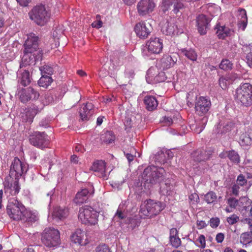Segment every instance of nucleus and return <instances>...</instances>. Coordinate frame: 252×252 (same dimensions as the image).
<instances>
[{
    "mask_svg": "<svg viewBox=\"0 0 252 252\" xmlns=\"http://www.w3.org/2000/svg\"><path fill=\"white\" fill-rule=\"evenodd\" d=\"M165 172L163 168L152 165L146 168L142 174L144 187L150 189L158 185L165 179Z\"/></svg>",
    "mask_w": 252,
    "mask_h": 252,
    "instance_id": "1",
    "label": "nucleus"
},
{
    "mask_svg": "<svg viewBox=\"0 0 252 252\" xmlns=\"http://www.w3.org/2000/svg\"><path fill=\"white\" fill-rule=\"evenodd\" d=\"M42 243L48 248L58 247L61 243L60 233L54 228H46L41 234Z\"/></svg>",
    "mask_w": 252,
    "mask_h": 252,
    "instance_id": "2",
    "label": "nucleus"
},
{
    "mask_svg": "<svg viewBox=\"0 0 252 252\" xmlns=\"http://www.w3.org/2000/svg\"><path fill=\"white\" fill-rule=\"evenodd\" d=\"M235 98L242 105L249 106L252 104V85L245 83L236 90Z\"/></svg>",
    "mask_w": 252,
    "mask_h": 252,
    "instance_id": "3",
    "label": "nucleus"
},
{
    "mask_svg": "<svg viewBox=\"0 0 252 252\" xmlns=\"http://www.w3.org/2000/svg\"><path fill=\"white\" fill-rule=\"evenodd\" d=\"M25 206L17 199H10L7 206V213L13 220H24Z\"/></svg>",
    "mask_w": 252,
    "mask_h": 252,
    "instance_id": "4",
    "label": "nucleus"
},
{
    "mask_svg": "<svg viewBox=\"0 0 252 252\" xmlns=\"http://www.w3.org/2000/svg\"><path fill=\"white\" fill-rule=\"evenodd\" d=\"M165 208V204L152 199L147 200L141 206L140 212L145 217H153L158 215Z\"/></svg>",
    "mask_w": 252,
    "mask_h": 252,
    "instance_id": "5",
    "label": "nucleus"
},
{
    "mask_svg": "<svg viewBox=\"0 0 252 252\" xmlns=\"http://www.w3.org/2000/svg\"><path fill=\"white\" fill-rule=\"evenodd\" d=\"M98 213L92 207L85 206L79 210L78 219L83 223H89L91 225L97 223Z\"/></svg>",
    "mask_w": 252,
    "mask_h": 252,
    "instance_id": "6",
    "label": "nucleus"
},
{
    "mask_svg": "<svg viewBox=\"0 0 252 252\" xmlns=\"http://www.w3.org/2000/svg\"><path fill=\"white\" fill-rule=\"evenodd\" d=\"M30 19L40 26H43L50 18V14L44 5L36 6L30 12Z\"/></svg>",
    "mask_w": 252,
    "mask_h": 252,
    "instance_id": "7",
    "label": "nucleus"
},
{
    "mask_svg": "<svg viewBox=\"0 0 252 252\" xmlns=\"http://www.w3.org/2000/svg\"><path fill=\"white\" fill-rule=\"evenodd\" d=\"M28 170V165L22 162L18 158H14L10 167L9 176L12 179L19 178Z\"/></svg>",
    "mask_w": 252,
    "mask_h": 252,
    "instance_id": "8",
    "label": "nucleus"
},
{
    "mask_svg": "<svg viewBox=\"0 0 252 252\" xmlns=\"http://www.w3.org/2000/svg\"><path fill=\"white\" fill-rule=\"evenodd\" d=\"M163 48L162 40L158 37H151L146 44L143 53L148 55L158 54L161 52Z\"/></svg>",
    "mask_w": 252,
    "mask_h": 252,
    "instance_id": "9",
    "label": "nucleus"
},
{
    "mask_svg": "<svg viewBox=\"0 0 252 252\" xmlns=\"http://www.w3.org/2000/svg\"><path fill=\"white\" fill-rule=\"evenodd\" d=\"M29 141L33 146L42 149L48 145L49 140L44 132L36 131L30 136Z\"/></svg>",
    "mask_w": 252,
    "mask_h": 252,
    "instance_id": "10",
    "label": "nucleus"
},
{
    "mask_svg": "<svg viewBox=\"0 0 252 252\" xmlns=\"http://www.w3.org/2000/svg\"><path fill=\"white\" fill-rule=\"evenodd\" d=\"M194 105L195 113L199 116H203L206 115L210 110L211 102L209 98L200 96L196 98Z\"/></svg>",
    "mask_w": 252,
    "mask_h": 252,
    "instance_id": "11",
    "label": "nucleus"
},
{
    "mask_svg": "<svg viewBox=\"0 0 252 252\" xmlns=\"http://www.w3.org/2000/svg\"><path fill=\"white\" fill-rule=\"evenodd\" d=\"M39 37L33 33L27 35V38L24 44L25 51L28 52H37L42 51L39 48Z\"/></svg>",
    "mask_w": 252,
    "mask_h": 252,
    "instance_id": "12",
    "label": "nucleus"
},
{
    "mask_svg": "<svg viewBox=\"0 0 252 252\" xmlns=\"http://www.w3.org/2000/svg\"><path fill=\"white\" fill-rule=\"evenodd\" d=\"M155 6L154 0H141L137 4V9L139 15L145 16L152 12Z\"/></svg>",
    "mask_w": 252,
    "mask_h": 252,
    "instance_id": "13",
    "label": "nucleus"
},
{
    "mask_svg": "<svg viewBox=\"0 0 252 252\" xmlns=\"http://www.w3.org/2000/svg\"><path fill=\"white\" fill-rule=\"evenodd\" d=\"M42 55V51H38L37 52H28L24 51V54L22 59V63L25 65L34 64L36 61H41Z\"/></svg>",
    "mask_w": 252,
    "mask_h": 252,
    "instance_id": "14",
    "label": "nucleus"
},
{
    "mask_svg": "<svg viewBox=\"0 0 252 252\" xmlns=\"http://www.w3.org/2000/svg\"><path fill=\"white\" fill-rule=\"evenodd\" d=\"M211 20L204 14H200L196 18V27L200 35H205L209 29Z\"/></svg>",
    "mask_w": 252,
    "mask_h": 252,
    "instance_id": "15",
    "label": "nucleus"
},
{
    "mask_svg": "<svg viewBox=\"0 0 252 252\" xmlns=\"http://www.w3.org/2000/svg\"><path fill=\"white\" fill-rule=\"evenodd\" d=\"M152 30L151 25L149 23L141 22L137 24L134 31L138 36L141 38H146L150 34Z\"/></svg>",
    "mask_w": 252,
    "mask_h": 252,
    "instance_id": "16",
    "label": "nucleus"
},
{
    "mask_svg": "<svg viewBox=\"0 0 252 252\" xmlns=\"http://www.w3.org/2000/svg\"><path fill=\"white\" fill-rule=\"evenodd\" d=\"M39 96V93L32 87H29L22 90L20 95V99L23 103L31 100H36Z\"/></svg>",
    "mask_w": 252,
    "mask_h": 252,
    "instance_id": "17",
    "label": "nucleus"
},
{
    "mask_svg": "<svg viewBox=\"0 0 252 252\" xmlns=\"http://www.w3.org/2000/svg\"><path fill=\"white\" fill-rule=\"evenodd\" d=\"M42 108L37 106H33L32 108H28L23 110L21 114L22 122L32 123L33 119L37 113L40 112Z\"/></svg>",
    "mask_w": 252,
    "mask_h": 252,
    "instance_id": "18",
    "label": "nucleus"
},
{
    "mask_svg": "<svg viewBox=\"0 0 252 252\" xmlns=\"http://www.w3.org/2000/svg\"><path fill=\"white\" fill-rule=\"evenodd\" d=\"M115 57L111 59L113 62V68L114 70L111 72L110 76L113 78H116L118 74L121 73L120 66L123 65L124 61V53H121L119 55L115 53Z\"/></svg>",
    "mask_w": 252,
    "mask_h": 252,
    "instance_id": "19",
    "label": "nucleus"
},
{
    "mask_svg": "<svg viewBox=\"0 0 252 252\" xmlns=\"http://www.w3.org/2000/svg\"><path fill=\"white\" fill-rule=\"evenodd\" d=\"M162 4L163 11L168 10L172 7L173 11L175 14H177L185 7L184 4L181 0H163Z\"/></svg>",
    "mask_w": 252,
    "mask_h": 252,
    "instance_id": "20",
    "label": "nucleus"
},
{
    "mask_svg": "<svg viewBox=\"0 0 252 252\" xmlns=\"http://www.w3.org/2000/svg\"><path fill=\"white\" fill-rule=\"evenodd\" d=\"M163 34L167 35H172L175 33H178V29L175 25L174 19L170 18L166 21L165 23L161 27V30Z\"/></svg>",
    "mask_w": 252,
    "mask_h": 252,
    "instance_id": "21",
    "label": "nucleus"
},
{
    "mask_svg": "<svg viewBox=\"0 0 252 252\" xmlns=\"http://www.w3.org/2000/svg\"><path fill=\"white\" fill-rule=\"evenodd\" d=\"M212 151L204 149H198L191 154L194 161L198 162L205 161L210 158Z\"/></svg>",
    "mask_w": 252,
    "mask_h": 252,
    "instance_id": "22",
    "label": "nucleus"
},
{
    "mask_svg": "<svg viewBox=\"0 0 252 252\" xmlns=\"http://www.w3.org/2000/svg\"><path fill=\"white\" fill-rule=\"evenodd\" d=\"M94 105L92 103L87 102L86 105H82L79 110V115L82 121H88L93 114Z\"/></svg>",
    "mask_w": 252,
    "mask_h": 252,
    "instance_id": "23",
    "label": "nucleus"
},
{
    "mask_svg": "<svg viewBox=\"0 0 252 252\" xmlns=\"http://www.w3.org/2000/svg\"><path fill=\"white\" fill-rule=\"evenodd\" d=\"M106 163L104 161L100 160L95 161L92 166L91 169L95 172L97 176L105 177Z\"/></svg>",
    "mask_w": 252,
    "mask_h": 252,
    "instance_id": "24",
    "label": "nucleus"
},
{
    "mask_svg": "<svg viewBox=\"0 0 252 252\" xmlns=\"http://www.w3.org/2000/svg\"><path fill=\"white\" fill-rule=\"evenodd\" d=\"M93 193L94 190L92 192H90L88 189H83L76 193L74 199V202L77 204H82L85 202Z\"/></svg>",
    "mask_w": 252,
    "mask_h": 252,
    "instance_id": "25",
    "label": "nucleus"
},
{
    "mask_svg": "<svg viewBox=\"0 0 252 252\" xmlns=\"http://www.w3.org/2000/svg\"><path fill=\"white\" fill-rule=\"evenodd\" d=\"M177 60L175 56L165 55L160 60L161 66L164 69H168L173 66Z\"/></svg>",
    "mask_w": 252,
    "mask_h": 252,
    "instance_id": "26",
    "label": "nucleus"
},
{
    "mask_svg": "<svg viewBox=\"0 0 252 252\" xmlns=\"http://www.w3.org/2000/svg\"><path fill=\"white\" fill-rule=\"evenodd\" d=\"M146 108L148 111H153L158 106V102L156 98L152 95H146L144 99Z\"/></svg>",
    "mask_w": 252,
    "mask_h": 252,
    "instance_id": "27",
    "label": "nucleus"
},
{
    "mask_svg": "<svg viewBox=\"0 0 252 252\" xmlns=\"http://www.w3.org/2000/svg\"><path fill=\"white\" fill-rule=\"evenodd\" d=\"M208 121V118L206 116L203 117L196 122L195 124H192L191 126L192 130L196 133H200L204 128Z\"/></svg>",
    "mask_w": 252,
    "mask_h": 252,
    "instance_id": "28",
    "label": "nucleus"
},
{
    "mask_svg": "<svg viewBox=\"0 0 252 252\" xmlns=\"http://www.w3.org/2000/svg\"><path fill=\"white\" fill-rule=\"evenodd\" d=\"M160 186V193L163 195H167L170 194L171 189V185L170 180L168 179H165L159 184L158 186Z\"/></svg>",
    "mask_w": 252,
    "mask_h": 252,
    "instance_id": "29",
    "label": "nucleus"
},
{
    "mask_svg": "<svg viewBox=\"0 0 252 252\" xmlns=\"http://www.w3.org/2000/svg\"><path fill=\"white\" fill-rule=\"evenodd\" d=\"M69 214L68 209L67 208L57 207L55 208L53 212V216L60 220L66 218Z\"/></svg>",
    "mask_w": 252,
    "mask_h": 252,
    "instance_id": "30",
    "label": "nucleus"
},
{
    "mask_svg": "<svg viewBox=\"0 0 252 252\" xmlns=\"http://www.w3.org/2000/svg\"><path fill=\"white\" fill-rule=\"evenodd\" d=\"M181 53L188 59L195 61L197 59V54L195 51L191 48H182L180 49Z\"/></svg>",
    "mask_w": 252,
    "mask_h": 252,
    "instance_id": "31",
    "label": "nucleus"
},
{
    "mask_svg": "<svg viewBox=\"0 0 252 252\" xmlns=\"http://www.w3.org/2000/svg\"><path fill=\"white\" fill-rule=\"evenodd\" d=\"M216 33L219 38L224 39L225 37L228 36L230 32V29L225 26H220L217 25L215 28Z\"/></svg>",
    "mask_w": 252,
    "mask_h": 252,
    "instance_id": "32",
    "label": "nucleus"
},
{
    "mask_svg": "<svg viewBox=\"0 0 252 252\" xmlns=\"http://www.w3.org/2000/svg\"><path fill=\"white\" fill-rule=\"evenodd\" d=\"M85 232L80 229H77L70 236V239L74 243L83 245L82 239L84 236Z\"/></svg>",
    "mask_w": 252,
    "mask_h": 252,
    "instance_id": "33",
    "label": "nucleus"
},
{
    "mask_svg": "<svg viewBox=\"0 0 252 252\" xmlns=\"http://www.w3.org/2000/svg\"><path fill=\"white\" fill-rule=\"evenodd\" d=\"M158 70L157 66H152L148 70L146 80L148 83H153V81L158 73Z\"/></svg>",
    "mask_w": 252,
    "mask_h": 252,
    "instance_id": "34",
    "label": "nucleus"
},
{
    "mask_svg": "<svg viewBox=\"0 0 252 252\" xmlns=\"http://www.w3.org/2000/svg\"><path fill=\"white\" fill-rule=\"evenodd\" d=\"M234 126V124L231 121H225L223 122L222 124H220L218 126V128L220 129V130L218 131V132H220V133H226L230 131Z\"/></svg>",
    "mask_w": 252,
    "mask_h": 252,
    "instance_id": "35",
    "label": "nucleus"
},
{
    "mask_svg": "<svg viewBox=\"0 0 252 252\" xmlns=\"http://www.w3.org/2000/svg\"><path fill=\"white\" fill-rule=\"evenodd\" d=\"M239 25H240V27H242V30H244L247 25L248 22L246 11L244 9H241L239 11Z\"/></svg>",
    "mask_w": 252,
    "mask_h": 252,
    "instance_id": "36",
    "label": "nucleus"
},
{
    "mask_svg": "<svg viewBox=\"0 0 252 252\" xmlns=\"http://www.w3.org/2000/svg\"><path fill=\"white\" fill-rule=\"evenodd\" d=\"M53 79L48 75L43 74L38 81V84L40 87L46 88L52 82Z\"/></svg>",
    "mask_w": 252,
    "mask_h": 252,
    "instance_id": "37",
    "label": "nucleus"
},
{
    "mask_svg": "<svg viewBox=\"0 0 252 252\" xmlns=\"http://www.w3.org/2000/svg\"><path fill=\"white\" fill-rule=\"evenodd\" d=\"M218 197L214 191H209L204 196V200L208 204H215L217 202Z\"/></svg>",
    "mask_w": 252,
    "mask_h": 252,
    "instance_id": "38",
    "label": "nucleus"
},
{
    "mask_svg": "<svg viewBox=\"0 0 252 252\" xmlns=\"http://www.w3.org/2000/svg\"><path fill=\"white\" fill-rule=\"evenodd\" d=\"M101 139L104 143L110 144L114 141L115 136L112 131H107L101 136Z\"/></svg>",
    "mask_w": 252,
    "mask_h": 252,
    "instance_id": "39",
    "label": "nucleus"
},
{
    "mask_svg": "<svg viewBox=\"0 0 252 252\" xmlns=\"http://www.w3.org/2000/svg\"><path fill=\"white\" fill-rule=\"evenodd\" d=\"M31 81V78L30 76V72L27 70H25L22 74L20 80V84L24 86L29 85Z\"/></svg>",
    "mask_w": 252,
    "mask_h": 252,
    "instance_id": "40",
    "label": "nucleus"
},
{
    "mask_svg": "<svg viewBox=\"0 0 252 252\" xmlns=\"http://www.w3.org/2000/svg\"><path fill=\"white\" fill-rule=\"evenodd\" d=\"M225 154H227V157L232 162L235 163H238L240 162V156L238 153L234 150L226 151Z\"/></svg>",
    "mask_w": 252,
    "mask_h": 252,
    "instance_id": "41",
    "label": "nucleus"
},
{
    "mask_svg": "<svg viewBox=\"0 0 252 252\" xmlns=\"http://www.w3.org/2000/svg\"><path fill=\"white\" fill-rule=\"evenodd\" d=\"M24 218L25 220H23L29 224H32L38 220V217L34 214H32L31 212H26Z\"/></svg>",
    "mask_w": 252,
    "mask_h": 252,
    "instance_id": "42",
    "label": "nucleus"
},
{
    "mask_svg": "<svg viewBox=\"0 0 252 252\" xmlns=\"http://www.w3.org/2000/svg\"><path fill=\"white\" fill-rule=\"evenodd\" d=\"M54 189H52L49 191H45L43 193V200L49 204L51 203L54 197Z\"/></svg>",
    "mask_w": 252,
    "mask_h": 252,
    "instance_id": "43",
    "label": "nucleus"
},
{
    "mask_svg": "<svg viewBox=\"0 0 252 252\" xmlns=\"http://www.w3.org/2000/svg\"><path fill=\"white\" fill-rule=\"evenodd\" d=\"M233 63L228 59H223L220 64V68L224 70H228L232 68Z\"/></svg>",
    "mask_w": 252,
    "mask_h": 252,
    "instance_id": "44",
    "label": "nucleus"
},
{
    "mask_svg": "<svg viewBox=\"0 0 252 252\" xmlns=\"http://www.w3.org/2000/svg\"><path fill=\"white\" fill-rule=\"evenodd\" d=\"M13 183L11 184L10 189L12 195L18 194L20 191V187L19 185V179H14Z\"/></svg>",
    "mask_w": 252,
    "mask_h": 252,
    "instance_id": "45",
    "label": "nucleus"
},
{
    "mask_svg": "<svg viewBox=\"0 0 252 252\" xmlns=\"http://www.w3.org/2000/svg\"><path fill=\"white\" fill-rule=\"evenodd\" d=\"M39 69L42 75L45 74L50 76V75L53 73L54 71L53 68L48 65H44L41 66Z\"/></svg>",
    "mask_w": 252,
    "mask_h": 252,
    "instance_id": "46",
    "label": "nucleus"
},
{
    "mask_svg": "<svg viewBox=\"0 0 252 252\" xmlns=\"http://www.w3.org/2000/svg\"><path fill=\"white\" fill-rule=\"evenodd\" d=\"M193 98H195V100L196 98H197V94L196 93L193 92H189V93H188L187 96V104L189 106L191 107L193 106V103H192Z\"/></svg>",
    "mask_w": 252,
    "mask_h": 252,
    "instance_id": "47",
    "label": "nucleus"
},
{
    "mask_svg": "<svg viewBox=\"0 0 252 252\" xmlns=\"http://www.w3.org/2000/svg\"><path fill=\"white\" fill-rule=\"evenodd\" d=\"M54 101L53 95L50 93L45 94L42 99V103L44 105H47Z\"/></svg>",
    "mask_w": 252,
    "mask_h": 252,
    "instance_id": "48",
    "label": "nucleus"
},
{
    "mask_svg": "<svg viewBox=\"0 0 252 252\" xmlns=\"http://www.w3.org/2000/svg\"><path fill=\"white\" fill-rule=\"evenodd\" d=\"M166 80V77L165 76V73L164 72H159L158 70V73L153 83L163 82Z\"/></svg>",
    "mask_w": 252,
    "mask_h": 252,
    "instance_id": "49",
    "label": "nucleus"
},
{
    "mask_svg": "<svg viewBox=\"0 0 252 252\" xmlns=\"http://www.w3.org/2000/svg\"><path fill=\"white\" fill-rule=\"evenodd\" d=\"M170 241L172 246L175 248H178L181 245V239L178 236L170 238Z\"/></svg>",
    "mask_w": 252,
    "mask_h": 252,
    "instance_id": "50",
    "label": "nucleus"
},
{
    "mask_svg": "<svg viewBox=\"0 0 252 252\" xmlns=\"http://www.w3.org/2000/svg\"><path fill=\"white\" fill-rule=\"evenodd\" d=\"M96 252H111L107 245L103 244L98 246L95 249Z\"/></svg>",
    "mask_w": 252,
    "mask_h": 252,
    "instance_id": "51",
    "label": "nucleus"
},
{
    "mask_svg": "<svg viewBox=\"0 0 252 252\" xmlns=\"http://www.w3.org/2000/svg\"><path fill=\"white\" fill-rule=\"evenodd\" d=\"M237 183L239 186H244L247 183V181L245 176L241 174L237 177Z\"/></svg>",
    "mask_w": 252,
    "mask_h": 252,
    "instance_id": "52",
    "label": "nucleus"
},
{
    "mask_svg": "<svg viewBox=\"0 0 252 252\" xmlns=\"http://www.w3.org/2000/svg\"><path fill=\"white\" fill-rule=\"evenodd\" d=\"M219 84L220 87L225 90L227 88V86L230 85L228 81L224 78V76L221 77L219 80Z\"/></svg>",
    "mask_w": 252,
    "mask_h": 252,
    "instance_id": "53",
    "label": "nucleus"
},
{
    "mask_svg": "<svg viewBox=\"0 0 252 252\" xmlns=\"http://www.w3.org/2000/svg\"><path fill=\"white\" fill-rule=\"evenodd\" d=\"M229 206L232 208H236L238 205L239 200L235 198L230 197L227 200Z\"/></svg>",
    "mask_w": 252,
    "mask_h": 252,
    "instance_id": "54",
    "label": "nucleus"
},
{
    "mask_svg": "<svg viewBox=\"0 0 252 252\" xmlns=\"http://www.w3.org/2000/svg\"><path fill=\"white\" fill-rule=\"evenodd\" d=\"M239 220V217L236 215H232L227 219V221L230 225H233L237 222Z\"/></svg>",
    "mask_w": 252,
    "mask_h": 252,
    "instance_id": "55",
    "label": "nucleus"
},
{
    "mask_svg": "<svg viewBox=\"0 0 252 252\" xmlns=\"http://www.w3.org/2000/svg\"><path fill=\"white\" fill-rule=\"evenodd\" d=\"M224 77L230 84L237 78L238 75L235 73H231L226 75Z\"/></svg>",
    "mask_w": 252,
    "mask_h": 252,
    "instance_id": "56",
    "label": "nucleus"
},
{
    "mask_svg": "<svg viewBox=\"0 0 252 252\" xmlns=\"http://www.w3.org/2000/svg\"><path fill=\"white\" fill-rule=\"evenodd\" d=\"M125 130L128 131L129 129L133 126V123L131 118L126 117L124 122Z\"/></svg>",
    "mask_w": 252,
    "mask_h": 252,
    "instance_id": "57",
    "label": "nucleus"
},
{
    "mask_svg": "<svg viewBox=\"0 0 252 252\" xmlns=\"http://www.w3.org/2000/svg\"><path fill=\"white\" fill-rule=\"evenodd\" d=\"M156 159L159 161H163L165 158V153L162 151L158 152L155 155Z\"/></svg>",
    "mask_w": 252,
    "mask_h": 252,
    "instance_id": "58",
    "label": "nucleus"
},
{
    "mask_svg": "<svg viewBox=\"0 0 252 252\" xmlns=\"http://www.w3.org/2000/svg\"><path fill=\"white\" fill-rule=\"evenodd\" d=\"M220 224V219L218 218H212L210 220V226L213 228H216Z\"/></svg>",
    "mask_w": 252,
    "mask_h": 252,
    "instance_id": "59",
    "label": "nucleus"
},
{
    "mask_svg": "<svg viewBox=\"0 0 252 252\" xmlns=\"http://www.w3.org/2000/svg\"><path fill=\"white\" fill-rule=\"evenodd\" d=\"M189 198L190 201H193V203H197L198 202L199 200V198L198 194L195 193H192L190 195H189Z\"/></svg>",
    "mask_w": 252,
    "mask_h": 252,
    "instance_id": "60",
    "label": "nucleus"
},
{
    "mask_svg": "<svg viewBox=\"0 0 252 252\" xmlns=\"http://www.w3.org/2000/svg\"><path fill=\"white\" fill-rule=\"evenodd\" d=\"M240 187L237 184H234L232 187V192L233 194L235 196H238L239 195Z\"/></svg>",
    "mask_w": 252,
    "mask_h": 252,
    "instance_id": "61",
    "label": "nucleus"
},
{
    "mask_svg": "<svg viewBox=\"0 0 252 252\" xmlns=\"http://www.w3.org/2000/svg\"><path fill=\"white\" fill-rule=\"evenodd\" d=\"M242 50L247 55L248 53H250V52H252V46L251 45V44L244 45L243 46Z\"/></svg>",
    "mask_w": 252,
    "mask_h": 252,
    "instance_id": "62",
    "label": "nucleus"
},
{
    "mask_svg": "<svg viewBox=\"0 0 252 252\" xmlns=\"http://www.w3.org/2000/svg\"><path fill=\"white\" fill-rule=\"evenodd\" d=\"M197 240L201 244V248H204L206 246L205 238L204 236L203 235H200Z\"/></svg>",
    "mask_w": 252,
    "mask_h": 252,
    "instance_id": "63",
    "label": "nucleus"
},
{
    "mask_svg": "<svg viewBox=\"0 0 252 252\" xmlns=\"http://www.w3.org/2000/svg\"><path fill=\"white\" fill-rule=\"evenodd\" d=\"M246 60L249 65L252 67V52L248 53L246 56Z\"/></svg>",
    "mask_w": 252,
    "mask_h": 252,
    "instance_id": "64",
    "label": "nucleus"
}]
</instances>
